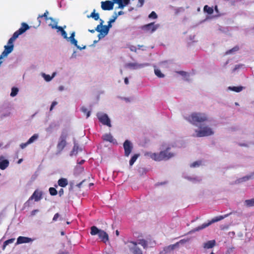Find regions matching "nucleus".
Wrapping results in <instances>:
<instances>
[{
  "instance_id": "nucleus-12",
  "label": "nucleus",
  "mask_w": 254,
  "mask_h": 254,
  "mask_svg": "<svg viewBox=\"0 0 254 254\" xmlns=\"http://www.w3.org/2000/svg\"><path fill=\"white\" fill-rule=\"evenodd\" d=\"M97 117L99 121L103 125H106L108 127H111V122L108 116L106 114H100L98 115Z\"/></svg>"
},
{
  "instance_id": "nucleus-38",
  "label": "nucleus",
  "mask_w": 254,
  "mask_h": 254,
  "mask_svg": "<svg viewBox=\"0 0 254 254\" xmlns=\"http://www.w3.org/2000/svg\"><path fill=\"white\" fill-rule=\"evenodd\" d=\"M155 74L158 77H163L164 76V75L161 72V71L158 69H155L154 70Z\"/></svg>"
},
{
  "instance_id": "nucleus-19",
  "label": "nucleus",
  "mask_w": 254,
  "mask_h": 254,
  "mask_svg": "<svg viewBox=\"0 0 254 254\" xmlns=\"http://www.w3.org/2000/svg\"><path fill=\"white\" fill-rule=\"evenodd\" d=\"M75 36V32H72L71 34L70 37H68L67 40H69L70 43L74 45L75 46L77 47V48L79 49H82L79 46L77 45V41L76 40L74 39Z\"/></svg>"
},
{
  "instance_id": "nucleus-42",
  "label": "nucleus",
  "mask_w": 254,
  "mask_h": 254,
  "mask_svg": "<svg viewBox=\"0 0 254 254\" xmlns=\"http://www.w3.org/2000/svg\"><path fill=\"white\" fill-rule=\"evenodd\" d=\"M200 164H201V162L195 161V162H194L193 163H192L190 165V167H198V166H199L200 165Z\"/></svg>"
},
{
  "instance_id": "nucleus-16",
  "label": "nucleus",
  "mask_w": 254,
  "mask_h": 254,
  "mask_svg": "<svg viewBox=\"0 0 254 254\" xmlns=\"http://www.w3.org/2000/svg\"><path fill=\"white\" fill-rule=\"evenodd\" d=\"M3 156H0V169L1 170L5 169L9 165V161L8 160L3 159Z\"/></svg>"
},
{
  "instance_id": "nucleus-39",
  "label": "nucleus",
  "mask_w": 254,
  "mask_h": 254,
  "mask_svg": "<svg viewBox=\"0 0 254 254\" xmlns=\"http://www.w3.org/2000/svg\"><path fill=\"white\" fill-rule=\"evenodd\" d=\"M239 49V47L238 46H236L234 47L233 48H232V49H230V50L227 51L226 52V54L228 55V54H231L233 52H236V51H238Z\"/></svg>"
},
{
  "instance_id": "nucleus-21",
  "label": "nucleus",
  "mask_w": 254,
  "mask_h": 254,
  "mask_svg": "<svg viewBox=\"0 0 254 254\" xmlns=\"http://www.w3.org/2000/svg\"><path fill=\"white\" fill-rule=\"evenodd\" d=\"M55 22L56 25L52 26V28L58 29L59 31H60L61 32V34L63 36V37H64V38L67 39L68 37L67 36L66 32L64 30V29H63V27H62L61 26H58L57 25V22Z\"/></svg>"
},
{
  "instance_id": "nucleus-2",
  "label": "nucleus",
  "mask_w": 254,
  "mask_h": 254,
  "mask_svg": "<svg viewBox=\"0 0 254 254\" xmlns=\"http://www.w3.org/2000/svg\"><path fill=\"white\" fill-rule=\"evenodd\" d=\"M185 119L190 124L197 126L198 124H201L207 121L208 117L205 113L193 112L189 117H185Z\"/></svg>"
},
{
  "instance_id": "nucleus-25",
  "label": "nucleus",
  "mask_w": 254,
  "mask_h": 254,
  "mask_svg": "<svg viewBox=\"0 0 254 254\" xmlns=\"http://www.w3.org/2000/svg\"><path fill=\"white\" fill-rule=\"evenodd\" d=\"M203 10L204 12L209 14H212L214 11L212 7H209L207 5L204 6Z\"/></svg>"
},
{
  "instance_id": "nucleus-10",
  "label": "nucleus",
  "mask_w": 254,
  "mask_h": 254,
  "mask_svg": "<svg viewBox=\"0 0 254 254\" xmlns=\"http://www.w3.org/2000/svg\"><path fill=\"white\" fill-rule=\"evenodd\" d=\"M114 0H106L101 2V8L104 10H111L114 8Z\"/></svg>"
},
{
  "instance_id": "nucleus-60",
  "label": "nucleus",
  "mask_w": 254,
  "mask_h": 254,
  "mask_svg": "<svg viewBox=\"0 0 254 254\" xmlns=\"http://www.w3.org/2000/svg\"><path fill=\"white\" fill-rule=\"evenodd\" d=\"M84 181H82L81 182H80V183H79L77 186H78L79 187H80L82 185V184H83V183L84 182Z\"/></svg>"
},
{
  "instance_id": "nucleus-8",
  "label": "nucleus",
  "mask_w": 254,
  "mask_h": 254,
  "mask_svg": "<svg viewBox=\"0 0 254 254\" xmlns=\"http://www.w3.org/2000/svg\"><path fill=\"white\" fill-rule=\"evenodd\" d=\"M159 27V24H155L154 22H151L141 26L140 28L144 31L152 33L155 32Z\"/></svg>"
},
{
  "instance_id": "nucleus-43",
  "label": "nucleus",
  "mask_w": 254,
  "mask_h": 254,
  "mask_svg": "<svg viewBox=\"0 0 254 254\" xmlns=\"http://www.w3.org/2000/svg\"><path fill=\"white\" fill-rule=\"evenodd\" d=\"M144 2V0H138V3L137 4V6L141 7L143 5Z\"/></svg>"
},
{
  "instance_id": "nucleus-47",
  "label": "nucleus",
  "mask_w": 254,
  "mask_h": 254,
  "mask_svg": "<svg viewBox=\"0 0 254 254\" xmlns=\"http://www.w3.org/2000/svg\"><path fill=\"white\" fill-rule=\"evenodd\" d=\"M29 144H27V141L26 143H22L20 144V147L21 149L25 148Z\"/></svg>"
},
{
  "instance_id": "nucleus-56",
  "label": "nucleus",
  "mask_w": 254,
  "mask_h": 254,
  "mask_svg": "<svg viewBox=\"0 0 254 254\" xmlns=\"http://www.w3.org/2000/svg\"><path fill=\"white\" fill-rule=\"evenodd\" d=\"M239 145L241 146H248L247 144L245 143H240Z\"/></svg>"
},
{
  "instance_id": "nucleus-22",
  "label": "nucleus",
  "mask_w": 254,
  "mask_h": 254,
  "mask_svg": "<svg viewBox=\"0 0 254 254\" xmlns=\"http://www.w3.org/2000/svg\"><path fill=\"white\" fill-rule=\"evenodd\" d=\"M58 183L59 186L64 188L67 185L68 181L65 178H61L58 180Z\"/></svg>"
},
{
  "instance_id": "nucleus-31",
  "label": "nucleus",
  "mask_w": 254,
  "mask_h": 254,
  "mask_svg": "<svg viewBox=\"0 0 254 254\" xmlns=\"http://www.w3.org/2000/svg\"><path fill=\"white\" fill-rule=\"evenodd\" d=\"M229 88L233 91L239 92L243 90V87L242 86H233L230 87Z\"/></svg>"
},
{
  "instance_id": "nucleus-40",
  "label": "nucleus",
  "mask_w": 254,
  "mask_h": 254,
  "mask_svg": "<svg viewBox=\"0 0 254 254\" xmlns=\"http://www.w3.org/2000/svg\"><path fill=\"white\" fill-rule=\"evenodd\" d=\"M48 13H49L48 11L47 10H46L43 14L39 15V16L38 17V19H39L40 18L44 17L45 20H47L48 19Z\"/></svg>"
},
{
  "instance_id": "nucleus-28",
  "label": "nucleus",
  "mask_w": 254,
  "mask_h": 254,
  "mask_svg": "<svg viewBox=\"0 0 254 254\" xmlns=\"http://www.w3.org/2000/svg\"><path fill=\"white\" fill-rule=\"evenodd\" d=\"M139 154H135L132 156L130 160H129V165L130 166H132L134 163L136 161L137 158L139 157Z\"/></svg>"
},
{
  "instance_id": "nucleus-30",
  "label": "nucleus",
  "mask_w": 254,
  "mask_h": 254,
  "mask_svg": "<svg viewBox=\"0 0 254 254\" xmlns=\"http://www.w3.org/2000/svg\"><path fill=\"white\" fill-rule=\"evenodd\" d=\"M38 137V135L37 134H34L32 135L27 141V144H31L35 140H36Z\"/></svg>"
},
{
  "instance_id": "nucleus-36",
  "label": "nucleus",
  "mask_w": 254,
  "mask_h": 254,
  "mask_svg": "<svg viewBox=\"0 0 254 254\" xmlns=\"http://www.w3.org/2000/svg\"><path fill=\"white\" fill-rule=\"evenodd\" d=\"M49 192L51 195H56L58 193V191L54 188L51 187L49 189Z\"/></svg>"
},
{
  "instance_id": "nucleus-61",
  "label": "nucleus",
  "mask_w": 254,
  "mask_h": 254,
  "mask_svg": "<svg viewBox=\"0 0 254 254\" xmlns=\"http://www.w3.org/2000/svg\"><path fill=\"white\" fill-rule=\"evenodd\" d=\"M116 234L117 235V236H119V232L118 230H116Z\"/></svg>"
},
{
  "instance_id": "nucleus-57",
  "label": "nucleus",
  "mask_w": 254,
  "mask_h": 254,
  "mask_svg": "<svg viewBox=\"0 0 254 254\" xmlns=\"http://www.w3.org/2000/svg\"><path fill=\"white\" fill-rule=\"evenodd\" d=\"M64 89V87L63 86H61L59 87V89L60 91H62Z\"/></svg>"
},
{
  "instance_id": "nucleus-59",
  "label": "nucleus",
  "mask_w": 254,
  "mask_h": 254,
  "mask_svg": "<svg viewBox=\"0 0 254 254\" xmlns=\"http://www.w3.org/2000/svg\"><path fill=\"white\" fill-rule=\"evenodd\" d=\"M23 161V159H20L18 161V164H20Z\"/></svg>"
},
{
  "instance_id": "nucleus-13",
  "label": "nucleus",
  "mask_w": 254,
  "mask_h": 254,
  "mask_svg": "<svg viewBox=\"0 0 254 254\" xmlns=\"http://www.w3.org/2000/svg\"><path fill=\"white\" fill-rule=\"evenodd\" d=\"M29 25L24 22L22 23L21 27L13 34L16 35V37H18L20 35L24 33L27 30L29 29Z\"/></svg>"
},
{
  "instance_id": "nucleus-15",
  "label": "nucleus",
  "mask_w": 254,
  "mask_h": 254,
  "mask_svg": "<svg viewBox=\"0 0 254 254\" xmlns=\"http://www.w3.org/2000/svg\"><path fill=\"white\" fill-rule=\"evenodd\" d=\"M31 241H32V240L30 238L23 236H19L17 239L16 244L19 245L23 243H28Z\"/></svg>"
},
{
  "instance_id": "nucleus-63",
  "label": "nucleus",
  "mask_w": 254,
  "mask_h": 254,
  "mask_svg": "<svg viewBox=\"0 0 254 254\" xmlns=\"http://www.w3.org/2000/svg\"><path fill=\"white\" fill-rule=\"evenodd\" d=\"M138 49H140L141 47H142V46L138 45Z\"/></svg>"
},
{
  "instance_id": "nucleus-37",
  "label": "nucleus",
  "mask_w": 254,
  "mask_h": 254,
  "mask_svg": "<svg viewBox=\"0 0 254 254\" xmlns=\"http://www.w3.org/2000/svg\"><path fill=\"white\" fill-rule=\"evenodd\" d=\"M78 148H79V147H78V145H77V144L74 143L73 147L72 150L71 151V154H77V152H78Z\"/></svg>"
},
{
  "instance_id": "nucleus-3",
  "label": "nucleus",
  "mask_w": 254,
  "mask_h": 254,
  "mask_svg": "<svg viewBox=\"0 0 254 254\" xmlns=\"http://www.w3.org/2000/svg\"><path fill=\"white\" fill-rule=\"evenodd\" d=\"M90 234L93 236L98 235L99 239L105 243L109 241L108 234L104 231L99 229L96 226H93L91 227Z\"/></svg>"
},
{
  "instance_id": "nucleus-41",
  "label": "nucleus",
  "mask_w": 254,
  "mask_h": 254,
  "mask_svg": "<svg viewBox=\"0 0 254 254\" xmlns=\"http://www.w3.org/2000/svg\"><path fill=\"white\" fill-rule=\"evenodd\" d=\"M148 17L149 18L156 19L157 18V15L154 11H152L149 15Z\"/></svg>"
},
{
  "instance_id": "nucleus-55",
  "label": "nucleus",
  "mask_w": 254,
  "mask_h": 254,
  "mask_svg": "<svg viewBox=\"0 0 254 254\" xmlns=\"http://www.w3.org/2000/svg\"><path fill=\"white\" fill-rule=\"evenodd\" d=\"M124 81H125V83L126 84H128V79L127 77H126L124 79Z\"/></svg>"
},
{
  "instance_id": "nucleus-48",
  "label": "nucleus",
  "mask_w": 254,
  "mask_h": 254,
  "mask_svg": "<svg viewBox=\"0 0 254 254\" xmlns=\"http://www.w3.org/2000/svg\"><path fill=\"white\" fill-rule=\"evenodd\" d=\"M178 245V243H177L175 244L169 246V248H170L171 250H174L176 247H177Z\"/></svg>"
},
{
  "instance_id": "nucleus-23",
  "label": "nucleus",
  "mask_w": 254,
  "mask_h": 254,
  "mask_svg": "<svg viewBox=\"0 0 254 254\" xmlns=\"http://www.w3.org/2000/svg\"><path fill=\"white\" fill-rule=\"evenodd\" d=\"M102 138L104 140L109 141L110 142H113L114 140L113 137L111 134H105L103 135Z\"/></svg>"
},
{
  "instance_id": "nucleus-35",
  "label": "nucleus",
  "mask_w": 254,
  "mask_h": 254,
  "mask_svg": "<svg viewBox=\"0 0 254 254\" xmlns=\"http://www.w3.org/2000/svg\"><path fill=\"white\" fill-rule=\"evenodd\" d=\"M18 92V89L17 88H16V87L12 88L11 92L10 93V96L12 97H14L15 96H16Z\"/></svg>"
},
{
  "instance_id": "nucleus-7",
  "label": "nucleus",
  "mask_w": 254,
  "mask_h": 254,
  "mask_svg": "<svg viewBox=\"0 0 254 254\" xmlns=\"http://www.w3.org/2000/svg\"><path fill=\"white\" fill-rule=\"evenodd\" d=\"M68 134L65 131H63L60 137V141L57 144V149L59 152H61L66 145V139Z\"/></svg>"
},
{
  "instance_id": "nucleus-33",
  "label": "nucleus",
  "mask_w": 254,
  "mask_h": 254,
  "mask_svg": "<svg viewBox=\"0 0 254 254\" xmlns=\"http://www.w3.org/2000/svg\"><path fill=\"white\" fill-rule=\"evenodd\" d=\"M18 37H16V35L13 34L12 37L9 39L8 41V45H13V42Z\"/></svg>"
},
{
  "instance_id": "nucleus-45",
  "label": "nucleus",
  "mask_w": 254,
  "mask_h": 254,
  "mask_svg": "<svg viewBox=\"0 0 254 254\" xmlns=\"http://www.w3.org/2000/svg\"><path fill=\"white\" fill-rule=\"evenodd\" d=\"M60 217V214L58 213H57L55 214L54 216V217L53 218V221H56L59 217Z\"/></svg>"
},
{
  "instance_id": "nucleus-58",
  "label": "nucleus",
  "mask_w": 254,
  "mask_h": 254,
  "mask_svg": "<svg viewBox=\"0 0 254 254\" xmlns=\"http://www.w3.org/2000/svg\"><path fill=\"white\" fill-rule=\"evenodd\" d=\"M89 32H91V33H94L96 30V29H93V30H88Z\"/></svg>"
},
{
  "instance_id": "nucleus-29",
  "label": "nucleus",
  "mask_w": 254,
  "mask_h": 254,
  "mask_svg": "<svg viewBox=\"0 0 254 254\" xmlns=\"http://www.w3.org/2000/svg\"><path fill=\"white\" fill-rule=\"evenodd\" d=\"M55 75V73H54L52 76H51L50 75L46 74L45 73H43L42 74L43 77L44 78L45 80L46 81H51L52 79V78L54 77Z\"/></svg>"
},
{
  "instance_id": "nucleus-53",
  "label": "nucleus",
  "mask_w": 254,
  "mask_h": 254,
  "mask_svg": "<svg viewBox=\"0 0 254 254\" xmlns=\"http://www.w3.org/2000/svg\"><path fill=\"white\" fill-rule=\"evenodd\" d=\"M178 73L183 75V76H185L187 75V73L186 72V71H180L178 72Z\"/></svg>"
},
{
  "instance_id": "nucleus-4",
  "label": "nucleus",
  "mask_w": 254,
  "mask_h": 254,
  "mask_svg": "<svg viewBox=\"0 0 254 254\" xmlns=\"http://www.w3.org/2000/svg\"><path fill=\"white\" fill-rule=\"evenodd\" d=\"M231 214H232V212H231L230 213H228V214H225L224 216H217V217L213 218L209 222H208V223H204L203 224H202L201 225H200V226H198L197 227H196L195 228H194V229L191 230V232H195L198 231L199 230H202V229L206 228L207 227L209 226L211 224H212V223H213L214 222H218L219 221H220V220L223 219L224 218L228 217V216H229Z\"/></svg>"
},
{
  "instance_id": "nucleus-51",
  "label": "nucleus",
  "mask_w": 254,
  "mask_h": 254,
  "mask_svg": "<svg viewBox=\"0 0 254 254\" xmlns=\"http://www.w3.org/2000/svg\"><path fill=\"white\" fill-rule=\"evenodd\" d=\"M64 193V190L63 189H61L59 191V194L60 196H62Z\"/></svg>"
},
{
  "instance_id": "nucleus-6",
  "label": "nucleus",
  "mask_w": 254,
  "mask_h": 254,
  "mask_svg": "<svg viewBox=\"0 0 254 254\" xmlns=\"http://www.w3.org/2000/svg\"><path fill=\"white\" fill-rule=\"evenodd\" d=\"M42 195L43 192L42 191L38 190H35L28 200L24 203L25 207H29L30 206L31 200L34 199L35 201H40L42 198Z\"/></svg>"
},
{
  "instance_id": "nucleus-1",
  "label": "nucleus",
  "mask_w": 254,
  "mask_h": 254,
  "mask_svg": "<svg viewBox=\"0 0 254 254\" xmlns=\"http://www.w3.org/2000/svg\"><path fill=\"white\" fill-rule=\"evenodd\" d=\"M170 147H167L165 150L159 153L147 152L145 155L150 157L155 161H166L173 158L175 155L174 153L170 152Z\"/></svg>"
},
{
  "instance_id": "nucleus-52",
  "label": "nucleus",
  "mask_w": 254,
  "mask_h": 254,
  "mask_svg": "<svg viewBox=\"0 0 254 254\" xmlns=\"http://www.w3.org/2000/svg\"><path fill=\"white\" fill-rule=\"evenodd\" d=\"M117 17L119 15H121L124 14V12L123 11H120L118 12V13L115 12L114 13Z\"/></svg>"
},
{
  "instance_id": "nucleus-62",
  "label": "nucleus",
  "mask_w": 254,
  "mask_h": 254,
  "mask_svg": "<svg viewBox=\"0 0 254 254\" xmlns=\"http://www.w3.org/2000/svg\"><path fill=\"white\" fill-rule=\"evenodd\" d=\"M58 254H66L64 252H61V253H59Z\"/></svg>"
},
{
  "instance_id": "nucleus-27",
  "label": "nucleus",
  "mask_w": 254,
  "mask_h": 254,
  "mask_svg": "<svg viewBox=\"0 0 254 254\" xmlns=\"http://www.w3.org/2000/svg\"><path fill=\"white\" fill-rule=\"evenodd\" d=\"M14 241H15V239L14 238H11V239H8L7 240L5 241L3 243V246H2V250H5V248H6L7 245H9V244L13 243Z\"/></svg>"
},
{
  "instance_id": "nucleus-11",
  "label": "nucleus",
  "mask_w": 254,
  "mask_h": 254,
  "mask_svg": "<svg viewBox=\"0 0 254 254\" xmlns=\"http://www.w3.org/2000/svg\"><path fill=\"white\" fill-rule=\"evenodd\" d=\"M123 146L125 150V155L127 157L129 155L133 149L132 144L130 141L126 140L124 142Z\"/></svg>"
},
{
  "instance_id": "nucleus-9",
  "label": "nucleus",
  "mask_w": 254,
  "mask_h": 254,
  "mask_svg": "<svg viewBox=\"0 0 254 254\" xmlns=\"http://www.w3.org/2000/svg\"><path fill=\"white\" fill-rule=\"evenodd\" d=\"M100 20L101 21L100 24L98 25L96 28V30L100 33L98 36L99 38H100V35H103V37H104L108 33L109 30L108 27H106V25L102 26L103 21L102 19H100Z\"/></svg>"
},
{
  "instance_id": "nucleus-46",
  "label": "nucleus",
  "mask_w": 254,
  "mask_h": 254,
  "mask_svg": "<svg viewBox=\"0 0 254 254\" xmlns=\"http://www.w3.org/2000/svg\"><path fill=\"white\" fill-rule=\"evenodd\" d=\"M130 50L132 52H136L137 49L136 47L134 46H130L129 47Z\"/></svg>"
},
{
  "instance_id": "nucleus-34",
  "label": "nucleus",
  "mask_w": 254,
  "mask_h": 254,
  "mask_svg": "<svg viewBox=\"0 0 254 254\" xmlns=\"http://www.w3.org/2000/svg\"><path fill=\"white\" fill-rule=\"evenodd\" d=\"M138 243L141 245L144 249H146L147 247V242L144 239L139 240Z\"/></svg>"
},
{
  "instance_id": "nucleus-26",
  "label": "nucleus",
  "mask_w": 254,
  "mask_h": 254,
  "mask_svg": "<svg viewBox=\"0 0 254 254\" xmlns=\"http://www.w3.org/2000/svg\"><path fill=\"white\" fill-rule=\"evenodd\" d=\"M87 17L88 18L92 17L94 20H97L99 18V14L98 13H95V10L94 9L91 14L89 16H87Z\"/></svg>"
},
{
  "instance_id": "nucleus-5",
  "label": "nucleus",
  "mask_w": 254,
  "mask_h": 254,
  "mask_svg": "<svg viewBox=\"0 0 254 254\" xmlns=\"http://www.w3.org/2000/svg\"><path fill=\"white\" fill-rule=\"evenodd\" d=\"M196 134L193 136L201 137L207 136L213 134L214 132L212 129L208 126L200 127L199 130H195Z\"/></svg>"
},
{
  "instance_id": "nucleus-14",
  "label": "nucleus",
  "mask_w": 254,
  "mask_h": 254,
  "mask_svg": "<svg viewBox=\"0 0 254 254\" xmlns=\"http://www.w3.org/2000/svg\"><path fill=\"white\" fill-rule=\"evenodd\" d=\"M13 47L14 45L4 46V50L0 56V60L6 57L9 53H10L13 51Z\"/></svg>"
},
{
  "instance_id": "nucleus-54",
  "label": "nucleus",
  "mask_w": 254,
  "mask_h": 254,
  "mask_svg": "<svg viewBox=\"0 0 254 254\" xmlns=\"http://www.w3.org/2000/svg\"><path fill=\"white\" fill-rule=\"evenodd\" d=\"M112 23V22H110V20H109V21H108V25H106V27H108V29H109V28H110V27H112V24H111V23Z\"/></svg>"
},
{
  "instance_id": "nucleus-49",
  "label": "nucleus",
  "mask_w": 254,
  "mask_h": 254,
  "mask_svg": "<svg viewBox=\"0 0 254 254\" xmlns=\"http://www.w3.org/2000/svg\"><path fill=\"white\" fill-rule=\"evenodd\" d=\"M117 18V16H116L115 14L114 15L112 16V18L110 20V22H114L116 20V19Z\"/></svg>"
},
{
  "instance_id": "nucleus-64",
  "label": "nucleus",
  "mask_w": 254,
  "mask_h": 254,
  "mask_svg": "<svg viewBox=\"0 0 254 254\" xmlns=\"http://www.w3.org/2000/svg\"><path fill=\"white\" fill-rule=\"evenodd\" d=\"M61 234H62V235H64V232H62L61 233Z\"/></svg>"
},
{
  "instance_id": "nucleus-20",
  "label": "nucleus",
  "mask_w": 254,
  "mask_h": 254,
  "mask_svg": "<svg viewBox=\"0 0 254 254\" xmlns=\"http://www.w3.org/2000/svg\"><path fill=\"white\" fill-rule=\"evenodd\" d=\"M216 242L215 240L208 241L205 243L203 245V248L204 249H209L212 248L215 246Z\"/></svg>"
},
{
  "instance_id": "nucleus-17",
  "label": "nucleus",
  "mask_w": 254,
  "mask_h": 254,
  "mask_svg": "<svg viewBox=\"0 0 254 254\" xmlns=\"http://www.w3.org/2000/svg\"><path fill=\"white\" fill-rule=\"evenodd\" d=\"M147 65V64H139L137 63H128L127 64V66L131 69H136L143 67Z\"/></svg>"
},
{
  "instance_id": "nucleus-44",
  "label": "nucleus",
  "mask_w": 254,
  "mask_h": 254,
  "mask_svg": "<svg viewBox=\"0 0 254 254\" xmlns=\"http://www.w3.org/2000/svg\"><path fill=\"white\" fill-rule=\"evenodd\" d=\"M58 104V102L57 101H53L51 104L50 110L52 111L54 107Z\"/></svg>"
},
{
  "instance_id": "nucleus-24",
  "label": "nucleus",
  "mask_w": 254,
  "mask_h": 254,
  "mask_svg": "<svg viewBox=\"0 0 254 254\" xmlns=\"http://www.w3.org/2000/svg\"><path fill=\"white\" fill-rule=\"evenodd\" d=\"M245 204L247 207L254 206V198L246 200L245 201Z\"/></svg>"
},
{
  "instance_id": "nucleus-50",
  "label": "nucleus",
  "mask_w": 254,
  "mask_h": 254,
  "mask_svg": "<svg viewBox=\"0 0 254 254\" xmlns=\"http://www.w3.org/2000/svg\"><path fill=\"white\" fill-rule=\"evenodd\" d=\"M39 211V210L38 209H35V210H33V211H32L31 212V216H34L36 214V213L38 212Z\"/></svg>"
},
{
  "instance_id": "nucleus-18",
  "label": "nucleus",
  "mask_w": 254,
  "mask_h": 254,
  "mask_svg": "<svg viewBox=\"0 0 254 254\" xmlns=\"http://www.w3.org/2000/svg\"><path fill=\"white\" fill-rule=\"evenodd\" d=\"M130 243H132L134 246L133 248H129L133 254H143L142 251L138 247H136V242L131 241Z\"/></svg>"
},
{
  "instance_id": "nucleus-32",
  "label": "nucleus",
  "mask_w": 254,
  "mask_h": 254,
  "mask_svg": "<svg viewBox=\"0 0 254 254\" xmlns=\"http://www.w3.org/2000/svg\"><path fill=\"white\" fill-rule=\"evenodd\" d=\"M81 112L86 115V118H88L90 115V111L87 110L85 107H82L81 108Z\"/></svg>"
}]
</instances>
